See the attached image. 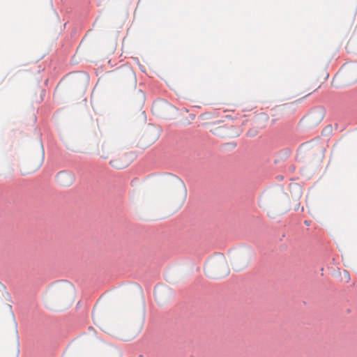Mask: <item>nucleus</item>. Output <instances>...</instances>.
<instances>
[{
	"mask_svg": "<svg viewBox=\"0 0 357 357\" xmlns=\"http://www.w3.org/2000/svg\"><path fill=\"white\" fill-rule=\"evenodd\" d=\"M137 95L139 96L140 102L142 104L144 103V102L145 100L144 93L142 91H138Z\"/></svg>",
	"mask_w": 357,
	"mask_h": 357,
	"instance_id": "nucleus-10",
	"label": "nucleus"
},
{
	"mask_svg": "<svg viewBox=\"0 0 357 357\" xmlns=\"http://www.w3.org/2000/svg\"><path fill=\"white\" fill-rule=\"evenodd\" d=\"M50 294L54 300L63 301L73 295V287L68 282H59L52 287Z\"/></svg>",
	"mask_w": 357,
	"mask_h": 357,
	"instance_id": "nucleus-4",
	"label": "nucleus"
},
{
	"mask_svg": "<svg viewBox=\"0 0 357 357\" xmlns=\"http://www.w3.org/2000/svg\"><path fill=\"white\" fill-rule=\"evenodd\" d=\"M324 116V111L321 108L314 109L310 111L306 116L308 121L312 124L316 125L321 122Z\"/></svg>",
	"mask_w": 357,
	"mask_h": 357,
	"instance_id": "nucleus-7",
	"label": "nucleus"
},
{
	"mask_svg": "<svg viewBox=\"0 0 357 357\" xmlns=\"http://www.w3.org/2000/svg\"><path fill=\"white\" fill-rule=\"evenodd\" d=\"M204 273L210 278H221L229 273L225 257L222 254L210 257L205 263Z\"/></svg>",
	"mask_w": 357,
	"mask_h": 357,
	"instance_id": "nucleus-3",
	"label": "nucleus"
},
{
	"mask_svg": "<svg viewBox=\"0 0 357 357\" xmlns=\"http://www.w3.org/2000/svg\"><path fill=\"white\" fill-rule=\"evenodd\" d=\"M210 132L221 137H226L229 135L228 130L224 126L219 125V123H212L211 125Z\"/></svg>",
	"mask_w": 357,
	"mask_h": 357,
	"instance_id": "nucleus-8",
	"label": "nucleus"
},
{
	"mask_svg": "<svg viewBox=\"0 0 357 357\" xmlns=\"http://www.w3.org/2000/svg\"><path fill=\"white\" fill-rule=\"evenodd\" d=\"M119 144L111 137H105L97 144L96 155L101 159H110L109 165L116 169H122L127 166V164L119 157Z\"/></svg>",
	"mask_w": 357,
	"mask_h": 357,
	"instance_id": "nucleus-1",
	"label": "nucleus"
},
{
	"mask_svg": "<svg viewBox=\"0 0 357 357\" xmlns=\"http://www.w3.org/2000/svg\"><path fill=\"white\" fill-rule=\"evenodd\" d=\"M142 322H143V321H142V322H141L140 326H139V329H138V330H139V329H140V328H141V326H142Z\"/></svg>",
	"mask_w": 357,
	"mask_h": 357,
	"instance_id": "nucleus-14",
	"label": "nucleus"
},
{
	"mask_svg": "<svg viewBox=\"0 0 357 357\" xmlns=\"http://www.w3.org/2000/svg\"><path fill=\"white\" fill-rule=\"evenodd\" d=\"M344 79L349 83L357 81V62L351 61L344 63L339 71Z\"/></svg>",
	"mask_w": 357,
	"mask_h": 357,
	"instance_id": "nucleus-5",
	"label": "nucleus"
},
{
	"mask_svg": "<svg viewBox=\"0 0 357 357\" xmlns=\"http://www.w3.org/2000/svg\"><path fill=\"white\" fill-rule=\"evenodd\" d=\"M161 105V102L160 103H155L154 105L153 106V109H157Z\"/></svg>",
	"mask_w": 357,
	"mask_h": 357,
	"instance_id": "nucleus-11",
	"label": "nucleus"
},
{
	"mask_svg": "<svg viewBox=\"0 0 357 357\" xmlns=\"http://www.w3.org/2000/svg\"><path fill=\"white\" fill-rule=\"evenodd\" d=\"M56 183L62 187L71 185L75 181V176L70 172L61 171L55 177Z\"/></svg>",
	"mask_w": 357,
	"mask_h": 357,
	"instance_id": "nucleus-6",
	"label": "nucleus"
},
{
	"mask_svg": "<svg viewBox=\"0 0 357 357\" xmlns=\"http://www.w3.org/2000/svg\"><path fill=\"white\" fill-rule=\"evenodd\" d=\"M344 273L345 274V276H348L349 277V273L347 271H344Z\"/></svg>",
	"mask_w": 357,
	"mask_h": 357,
	"instance_id": "nucleus-12",
	"label": "nucleus"
},
{
	"mask_svg": "<svg viewBox=\"0 0 357 357\" xmlns=\"http://www.w3.org/2000/svg\"><path fill=\"white\" fill-rule=\"evenodd\" d=\"M344 273L345 274V276H348L349 277V273L347 271H344Z\"/></svg>",
	"mask_w": 357,
	"mask_h": 357,
	"instance_id": "nucleus-13",
	"label": "nucleus"
},
{
	"mask_svg": "<svg viewBox=\"0 0 357 357\" xmlns=\"http://www.w3.org/2000/svg\"><path fill=\"white\" fill-rule=\"evenodd\" d=\"M321 85V83L318 81L307 84L303 91V93H305L303 97L307 96L314 91H317L319 88H320Z\"/></svg>",
	"mask_w": 357,
	"mask_h": 357,
	"instance_id": "nucleus-9",
	"label": "nucleus"
},
{
	"mask_svg": "<svg viewBox=\"0 0 357 357\" xmlns=\"http://www.w3.org/2000/svg\"><path fill=\"white\" fill-rule=\"evenodd\" d=\"M162 188L169 195L172 204L180 208L187 197V189L183 181L174 176H169L163 181Z\"/></svg>",
	"mask_w": 357,
	"mask_h": 357,
	"instance_id": "nucleus-2",
	"label": "nucleus"
}]
</instances>
